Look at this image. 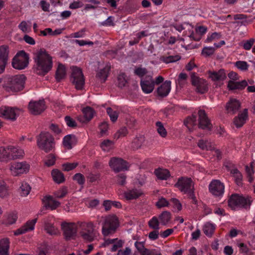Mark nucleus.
Returning <instances> with one entry per match:
<instances>
[{"instance_id": "nucleus-64", "label": "nucleus", "mask_w": 255, "mask_h": 255, "mask_svg": "<svg viewBox=\"0 0 255 255\" xmlns=\"http://www.w3.org/2000/svg\"><path fill=\"white\" fill-rule=\"evenodd\" d=\"M99 127L100 129V132L102 135L105 134L109 128L108 124L106 122H102L101 123Z\"/></svg>"}, {"instance_id": "nucleus-14", "label": "nucleus", "mask_w": 255, "mask_h": 255, "mask_svg": "<svg viewBox=\"0 0 255 255\" xmlns=\"http://www.w3.org/2000/svg\"><path fill=\"white\" fill-rule=\"evenodd\" d=\"M30 113L33 115H38L42 113L45 109V102L44 100L38 101H31L28 105Z\"/></svg>"}, {"instance_id": "nucleus-62", "label": "nucleus", "mask_w": 255, "mask_h": 255, "mask_svg": "<svg viewBox=\"0 0 255 255\" xmlns=\"http://www.w3.org/2000/svg\"><path fill=\"white\" fill-rule=\"evenodd\" d=\"M134 73L135 75H137L140 77H142L147 73V71L145 68H137L134 70Z\"/></svg>"}, {"instance_id": "nucleus-24", "label": "nucleus", "mask_w": 255, "mask_h": 255, "mask_svg": "<svg viewBox=\"0 0 255 255\" xmlns=\"http://www.w3.org/2000/svg\"><path fill=\"white\" fill-rule=\"evenodd\" d=\"M248 119V110L244 109L243 111L239 113L238 116L234 119V124L238 128L242 127Z\"/></svg>"}, {"instance_id": "nucleus-47", "label": "nucleus", "mask_w": 255, "mask_h": 255, "mask_svg": "<svg viewBox=\"0 0 255 255\" xmlns=\"http://www.w3.org/2000/svg\"><path fill=\"white\" fill-rule=\"evenodd\" d=\"M46 31H47L48 32V33H49L51 35H59V34H61L62 32V29H57L55 30L54 31H53L51 28H47L45 29V30H41L40 31V33L43 36H46L47 33H46Z\"/></svg>"}, {"instance_id": "nucleus-5", "label": "nucleus", "mask_w": 255, "mask_h": 255, "mask_svg": "<svg viewBox=\"0 0 255 255\" xmlns=\"http://www.w3.org/2000/svg\"><path fill=\"white\" fill-rule=\"evenodd\" d=\"M252 201L249 198H245L237 194H232L228 200V205L233 210L236 207L250 208Z\"/></svg>"}, {"instance_id": "nucleus-10", "label": "nucleus", "mask_w": 255, "mask_h": 255, "mask_svg": "<svg viewBox=\"0 0 255 255\" xmlns=\"http://www.w3.org/2000/svg\"><path fill=\"white\" fill-rule=\"evenodd\" d=\"M109 164L115 172L127 170L128 168V162L121 158L114 157L111 158Z\"/></svg>"}, {"instance_id": "nucleus-36", "label": "nucleus", "mask_w": 255, "mask_h": 255, "mask_svg": "<svg viewBox=\"0 0 255 255\" xmlns=\"http://www.w3.org/2000/svg\"><path fill=\"white\" fill-rule=\"evenodd\" d=\"M145 139L144 136L139 135L133 139L132 142V148L133 149H138L140 148Z\"/></svg>"}, {"instance_id": "nucleus-50", "label": "nucleus", "mask_w": 255, "mask_h": 255, "mask_svg": "<svg viewBox=\"0 0 255 255\" xmlns=\"http://www.w3.org/2000/svg\"><path fill=\"white\" fill-rule=\"evenodd\" d=\"M8 195L6 184L3 181H0V197L4 198Z\"/></svg>"}, {"instance_id": "nucleus-45", "label": "nucleus", "mask_w": 255, "mask_h": 255, "mask_svg": "<svg viewBox=\"0 0 255 255\" xmlns=\"http://www.w3.org/2000/svg\"><path fill=\"white\" fill-rule=\"evenodd\" d=\"M149 227L154 230H159V222L156 217H153L148 223Z\"/></svg>"}, {"instance_id": "nucleus-46", "label": "nucleus", "mask_w": 255, "mask_h": 255, "mask_svg": "<svg viewBox=\"0 0 255 255\" xmlns=\"http://www.w3.org/2000/svg\"><path fill=\"white\" fill-rule=\"evenodd\" d=\"M21 190V196H26L29 193L31 190V187L27 183H22L21 186L20 187Z\"/></svg>"}, {"instance_id": "nucleus-57", "label": "nucleus", "mask_w": 255, "mask_h": 255, "mask_svg": "<svg viewBox=\"0 0 255 255\" xmlns=\"http://www.w3.org/2000/svg\"><path fill=\"white\" fill-rule=\"evenodd\" d=\"M65 121L66 123V125L69 127L75 128L77 126V124L76 121L69 116H67L65 117Z\"/></svg>"}, {"instance_id": "nucleus-19", "label": "nucleus", "mask_w": 255, "mask_h": 255, "mask_svg": "<svg viewBox=\"0 0 255 255\" xmlns=\"http://www.w3.org/2000/svg\"><path fill=\"white\" fill-rule=\"evenodd\" d=\"M13 151H16L14 149L12 150V146H8L6 148L0 147V161L2 162H7L10 160H14L16 155L13 154Z\"/></svg>"}, {"instance_id": "nucleus-20", "label": "nucleus", "mask_w": 255, "mask_h": 255, "mask_svg": "<svg viewBox=\"0 0 255 255\" xmlns=\"http://www.w3.org/2000/svg\"><path fill=\"white\" fill-rule=\"evenodd\" d=\"M140 85L142 91L145 93H151L154 88V83L152 77L146 76L144 80H141Z\"/></svg>"}, {"instance_id": "nucleus-60", "label": "nucleus", "mask_w": 255, "mask_h": 255, "mask_svg": "<svg viewBox=\"0 0 255 255\" xmlns=\"http://www.w3.org/2000/svg\"><path fill=\"white\" fill-rule=\"evenodd\" d=\"M117 182L120 185L124 186L126 183L127 176L124 173L119 174L117 176Z\"/></svg>"}, {"instance_id": "nucleus-52", "label": "nucleus", "mask_w": 255, "mask_h": 255, "mask_svg": "<svg viewBox=\"0 0 255 255\" xmlns=\"http://www.w3.org/2000/svg\"><path fill=\"white\" fill-rule=\"evenodd\" d=\"M118 85L120 88L125 87L127 83V81L126 79V75L124 73L121 74L118 77Z\"/></svg>"}, {"instance_id": "nucleus-43", "label": "nucleus", "mask_w": 255, "mask_h": 255, "mask_svg": "<svg viewBox=\"0 0 255 255\" xmlns=\"http://www.w3.org/2000/svg\"><path fill=\"white\" fill-rule=\"evenodd\" d=\"M114 145V142L110 139L104 140L100 144V147L104 151H109Z\"/></svg>"}, {"instance_id": "nucleus-51", "label": "nucleus", "mask_w": 255, "mask_h": 255, "mask_svg": "<svg viewBox=\"0 0 255 255\" xmlns=\"http://www.w3.org/2000/svg\"><path fill=\"white\" fill-rule=\"evenodd\" d=\"M128 133V129L126 127L121 128L114 135V138L119 139L125 136Z\"/></svg>"}, {"instance_id": "nucleus-13", "label": "nucleus", "mask_w": 255, "mask_h": 255, "mask_svg": "<svg viewBox=\"0 0 255 255\" xmlns=\"http://www.w3.org/2000/svg\"><path fill=\"white\" fill-rule=\"evenodd\" d=\"M61 228L63 231V235L66 240H70L74 238L77 234V227L73 223H62Z\"/></svg>"}, {"instance_id": "nucleus-26", "label": "nucleus", "mask_w": 255, "mask_h": 255, "mask_svg": "<svg viewBox=\"0 0 255 255\" xmlns=\"http://www.w3.org/2000/svg\"><path fill=\"white\" fill-rule=\"evenodd\" d=\"M209 77L213 81H223L226 78L225 70L223 69L218 71H209Z\"/></svg>"}, {"instance_id": "nucleus-59", "label": "nucleus", "mask_w": 255, "mask_h": 255, "mask_svg": "<svg viewBox=\"0 0 255 255\" xmlns=\"http://www.w3.org/2000/svg\"><path fill=\"white\" fill-rule=\"evenodd\" d=\"M215 49L212 47H205L202 51V54L206 56H209L214 54Z\"/></svg>"}, {"instance_id": "nucleus-56", "label": "nucleus", "mask_w": 255, "mask_h": 255, "mask_svg": "<svg viewBox=\"0 0 255 255\" xmlns=\"http://www.w3.org/2000/svg\"><path fill=\"white\" fill-rule=\"evenodd\" d=\"M67 193V189L65 187H62L60 190L54 193V196L57 198H62L65 196Z\"/></svg>"}, {"instance_id": "nucleus-53", "label": "nucleus", "mask_w": 255, "mask_h": 255, "mask_svg": "<svg viewBox=\"0 0 255 255\" xmlns=\"http://www.w3.org/2000/svg\"><path fill=\"white\" fill-rule=\"evenodd\" d=\"M73 179L76 181L77 183L81 185H83L85 182L84 175L80 173L75 174L73 177Z\"/></svg>"}, {"instance_id": "nucleus-3", "label": "nucleus", "mask_w": 255, "mask_h": 255, "mask_svg": "<svg viewBox=\"0 0 255 255\" xmlns=\"http://www.w3.org/2000/svg\"><path fill=\"white\" fill-rule=\"evenodd\" d=\"M25 77L18 75L6 78L3 84V88L8 92H17L24 88Z\"/></svg>"}, {"instance_id": "nucleus-15", "label": "nucleus", "mask_w": 255, "mask_h": 255, "mask_svg": "<svg viewBox=\"0 0 255 255\" xmlns=\"http://www.w3.org/2000/svg\"><path fill=\"white\" fill-rule=\"evenodd\" d=\"M198 114L199 116V128L203 129L211 130L212 128V125L205 111L204 110H199Z\"/></svg>"}, {"instance_id": "nucleus-35", "label": "nucleus", "mask_w": 255, "mask_h": 255, "mask_svg": "<svg viewBox=\"0 0 255 255\" xmlns=\"http://www.w3.org/2000/svg\"><path fill=\"white\" fill-rule=\"evenodd\" d=\"M142 192L136 189H132L125 193V197L127 200H132L139 197Z\"/></svg>"}, {"instance_id": "nucleus-25", "label": "nucleus", "mask_w": 255, "mask_h": 255, "mask_svg": "<svg viewBox=\"0 0 255 255\" xmlns=\"http://www.w3.org/2000/svg\"><path fill=\"white\" fill-rule=\"evenodd\" d=\"M248 86V83L246 80H244L241 82H235L230 80L228 82L227 87L230 91L235 90H242Z\"/></svg>"}, {"instance_id": "nucleus-55", "label": "nucleus", "mask_w": 255, "mask_h": 255, "mask_svg": "<svg viewBox=\"0 0 255 255\" xmlns=\"http://www.w3.org/2000/svg\"><path fill=\"white\" fill-rule=\"evenodd\" d=\"M235 66L242 71H246L249 68V65L247 62L243 61H237L235 63Z\"/></svg>"}, {"instance_id": "nucleus-33", "label": "nucleus", "mask_w": 255, "mask_h": 255, "mask_svg": "<svg viewBox=\"0 0 255 255\" xmlns=\"http://www.w3.org/2000/svg\"><path fill=\"white\" fill-rule=\"evenodd\" d=\"M160 223L163 226L166 225L171 219V214L167 211H163L158 217Z\"/></svg>"}, {"instance_id": "nucleus-12", "label": "nucleus", "mask_w": 255, "mask_h": 255, "mask_svg": "<svg viewBox=\"0 0 255 255\" xmlns=\"http://www.w3.org/2000/svg\"><path fill=\"white\" fill-rule=\"evenodd\" d=\"M19 110L16 108L1 107L0 108V117L14 121L19 114Z\"/></svg>"}, {"instance_id": "nucleus-39", "label": "nucleus", "mask_w": 255, "mask_h": 255, "mask_svg": "<svg viewBox=\"0 0 255 255\" xmlns=\"http://www.w3.org/2000/svg\"><path fill=\"white\" fill-rule=\"evenodd\" d=\"M184 124L190 130L191 128L190 127L196 125V116L192 115L191 117H188L184 120Z\"/></svg>"}, {"instance_id": "nucleus-18", "label": "nucleus", "mask_w": 255, "mask_h": 255, "mask_svg": "<svg viewBox=\"0 0 255 255\" xmlns=\"http://www.w3.org/2000/svg\"><path fill=\"white\" fill-rule=\"evenodd\" d=\"M9 47L7 45L0 46V74L2 73L7 63Z\"/></svg>"}, {"instance_id": "nucleus-2", "label": "nucleus", "mask_w": 255, "mask_h": 255, "mask_svg": "<svg viewBox=\"0 0 255 255\" xmlns=\"http://www.w3.org/2000/svg\"><path fill=\"white\" fill-rule=\"evenodd\" d=\"M38 148L46 153L52 151L55 146V141L53 135L47 131H41L36 137Z\"/></svg>"}, {"instance_id": "nucleus-42", "label": "nucleus", "mask_w": 255, "mask_h": 255, "mask_svg": "<svg viewBox=\"0 0 255 255\" xmlns=\"http://www.w3.org/2000/svg\"><path fill=\"white\" fill-rule=\"evenodd\" d=\"M75 136L73 134H68L66 135L63 140V145L68 149L72 148L71 139L72 138H75Z\"/></svg>"}, {"instance_id": "nucleus-31", "label": "nucleus", "mask_w": 255, "mask_h": 255, "mask_svg": "<svg viewBox=\"0 0 255 255\" xmlns=\"http://www.w3.org/2000/svg\"><path fill=\"white\" fill-rule=\"evenodd\" d=\"M66 76V69L65 66L61 63L58 64L55 73V78L57 82H60Z\"/></svg>"}, {"instance_id": "nucleus-21", "label": "nucleus", "mask_w": 255, "mask_h": 255, "mask_svg": "<svg viewBox=\"0 0 255 255\" xmlns=\"http://www.w3.org/2000/svg\"><path fill=\"white\" fill-rule=\"evenodd\" d=\"M241 108V103L236 99H230L226 104V109L228 114L234 115L236 114Z\"/></svg>"}, {"instance_id": "nucleus-7", "label": "nucleus", "mask_w": 255, "mask_h": 255, "mask_svg": "<svg viewBox=\"0 0 255 255\" xmlns=\"http://www.w3.org/2000/svg\"><path fill=\"white\" fill-rule=\"evenodd\" d=\"M71 80L77 90H82L85 84V79L82 70L77 67L72 66Z\"/></svg>"}, {"instance_id": "nucleus-8", "label": "nucleus", "mask_w": 255, "mask_h": 255, "mask_svg": "<svg viewBox=\"0 0 255 255\" xmlns=\"http://www.w3.org/2000/svg\"><path fill=\"white\" fill-rule=\"evenodd\" d=\"M28 60V55L24 51H20L13 58L12 65L15 69H23L27 66Z\"/></svg>"}, {"instance_id": "nucleus-6", "label": "nucleus", "mask_w": 255, "mask_h": 255, "mask_svg": "<svg viewBox=\"0 0 255 255\" xmlns=\"http://www.w3.org/2000/svg\"><path fill=\"white\" fill-rule=\"evenodd\" d=\"M118 227V220L116 216H111L106 218L102 228L104 236H108L115 232Z\"/></svg>"}, {"instance_id": "nucleus-44", "label": "nucleus", "mask_w": 255, "mask_h": 255, "mask_svg": "<svg viewBox=\"0 0 255 255\" xmlns=\"http://www.w3.org/2000/svg\"><path fill=\"white\" fill-rule=\"evenodd\" d=\"M107 113L109 116L112 122L115 123L117 121L119 117V113L118 112L113 111L111 108L109 107L107 109Z\"/></svg>"}, {"instance_id": "nucleus-34", "label": "nucleus", "mask_w": 255, "mask_h": 255, "mask_svg": "<svg viewBox=\"0 0 255 255\" xmlns=\"http://www.w3.org/2000/svg\"><path fill=\"white\" fill-rule=\"evenodd\" d=\"M110 67L106 66L104 68L101 69L97 74L96 77L98 78L101 83H104L108 76V73Z\"/></svg>"}, {"instance_id": "nucleus-9", "label": "nucleus", "mask_w": 255, "mask_h": 255, "mask_svg": "<svg viewBox=\"0 0 255 255\" xmlns=\"http://www.w3.org/2000/svg\"><path fill=\"white\" fill-rule=\"evenodd\" d=\"M191 82L193 86L196 87V92L203 94L208 91L207 82L196 75L195 73H192L191 75Z\"/></svg>"}, {"instance_id": "nucleus-16", "label": "nucleus", "mask_w": 255, "mask_h": 255, "mask_svg": "<svg viewBox=\"0 0 255 255\" xmlns=\"http://www.w3.org/2000/svg\"><path fill=\"white\" fill-rule=\"evenodd\" d=\"M225 186L219 180H213L209 184L210 192L215 196H222L224 192Z\"/></svg>"}, {"instance_id": "nucleus-48", "label": "nucleus", "mask_w": 255, "mask_h": 255, "mask_svg": "<svg viewBox=\"0 0 255 255\" xmlns=\"http://www.w3.org/2000/svg\"><path fill=\"white\" fill-rule=\"evenodd\" d=\"M210 143L208 140L200 139L198 142V146L202 150H212Z\"/></svg>"}, {"instance_id": "nucleus-40", "label": "nucleus", "mask_w": 255, "mask_h": 255, "mask_svg": "<svg viewBox=\"0 0 255 255\" xmlns=\"http://www.w3.org/2000/svg\"><path fill=\"white\" fill-rule=\"evenodd\" d=\"M155 125L157 128V132L159 135L162 137H166L167 135V131L164 128L163 124L161 122L158 121L155 123Z\"/></svg>"}, {"instance_id": "nucleus-63", "label": "nucleus", "mask_w": 255, "mask_h": 255, "mask_svg": "<svg viewBox=\"0 0 255 255\" xmlns=\"http://www.w3.org/2000/svg\"><path fill=\"white\" fill-rule=\"evenodd\" d=\"M17 219V214L15 213H11L9 214L7 217V223L10 225L16 222Z\"/></svg>"}, {"instance_id": "nucleus-58", "label": "nucleus", "mask_w": 255, "mask_h": 255, "mask_svg": "<svg viewBox=\"0 0 255 255\" xmlns=\"http://www.w3.org/2000/svg\"><path fill=\"white\" fill-rule=\"evenodd\" d=\"M78 165V163H66L62 165L63 170L69 171L75 168Z\"/></svg>"}, {"instance_id": "nucleus-30", "label": "nucleus", "mask_w": 255, "mask_h": 255, "mask_svg": "<svg viewBox=\"0 0 255 255\" xmlns=\"http://www.w3.org/2000/svg\"><path fill=\"white\" fill-rule=\"evenodd\" d=\"M9 242L7 238L0 241V255H8Z\"/></svg>"}, {"instance_id": "nucleus-29", "label": "nucleus", "mask_w": 255, "mask_h": 255, "mask_svg": "<svg viewBox=\"0 0 255 255\" xmlns=\"http://www.w3.org/2000/svg\"><path fill=\"white\" fill-rule=\"evenodd\" d=\"M51 175L54 181L58 184H60L65 181L64 174L57 169L52 170Z\"/></svg>"}, {"instance_id": "nucleus-32", "label": "nucleus", "mask_w": 255, "mask_h": 255, "mask_svg": "<svg viewBox=\"0 0 255 255\" xmlns=\"http://www.w3.org/2000/svg\"><path fill=\"white\" fill-rule=\"evenodd\" d=\"M154 173L157 177L161 180H166L170 175L167 169L162 168L156 169Z\"/></svg>"}, {"instance_id": "nucleus-49", "label": "nucleus", "mask_w": 255, "mask_h": 255, "mask_svg": "<svg viewBox=\"0 0 255 255\" xmlns=\"http://www.w3.org/2000/svg\"><path fill=\"white\" fill-rule=\"evenodd\" d=\"M134 246L138 251L143 255H144L146 252H148V250L145 248L143 242H135Z\"/></svg>"}, {"instance_id": "nucleus-23", "label": "nucleus", "mask_w": 255, "mask_h": 255, "mask_svg": "<svg viewBox=\"0 0 255 255\" xmlns=\"http://www.w3.org/2000/svg\"><path fill=\"white\" fill-rule=\"evenodd\" d=\"M171 81L166 80L156 90L157 95L160 98L167 96L171 90Z\"/></svg>"}, {"instance_id": "nucleus-17", "label": "nucleus", "mask_w": 255, "mask_h": 255, "mask_svg": "<svg viewBox=\"0 0 255 255\" xmlns=\"http://www.w3.org/2000/svg\"><path fill=\"white\" fill-rule=\"evenodd\" d=\"M80 234L84 241L92 242L96 237L93 224L91 222L88 223L86 228L83 229Z\"/></svg>"}, {"instance_id": "nucleus-28", "label": "nucleus", "mask_w": 255, "mask_h": 255, "mask_svg": "<svg viewBox=\"0 0 255 255\" xmlns=\"http://www.w3.org/2000/svg\"><path fill=\"white\" fill-rule=\"evenodd\" d=\"M44 229L47 234L51 236L57 235L58 232L57 228L48 220L44 222Z\"/></svg>"}, {"instance_id": "nucleus-27", "label": "nucleus", "mask_w": 255, "mask_h": 255, "mask_svg": "<svg viewBox=\"0 0 255 255\" xmlns=\"http://www.w3.org/2000/svg\"><path fill=\"white\" fill-rule=\"evenodd\" d=\"M43 201L45 202V207L46 208H50L52 210L56 209L60 205L59 201L54 200L51 196L44 197Z\"/></svg>"}, {"instance_id": "nucleus-38", "label": "nucleus", "mask_w": 255, "mask_h": 255, "mask_svg": "<svg viewBox=\"0 0 255 255\" xmlns=\"http://www.w3.org/2000/svg\"><path fill=\"white\" fill-rule=\"evenodd\" d=\"M215 227L213 224L207 223L203 227V231L204 234L208 237H211L214 232Z\"/></svg>"}, {"instance_id": "nucleus-37", "label": "nucleus", "mask_w": 255, "mask_h": 255, "mask_svg": "<svg viewBox=\"0 0 255 255\" xmlns=\"http://www.w3.org/2000/svg\"><path fill=\"white\" fill-rule=\"evenodd\" d=\"M84 117L88 122L92 120L95 113V111L90 107H86L82 110Z\"/></svg>"}, {"instance_id": "nucleus-1", "label": "nucleus", "mask_w": 255, "mask_h": 255, "mask_svg": "<svg viewBox=\"0 0 255 255\" xmlns=\"http://www.w3.org/2000/svg\"><path fill=\"white\" fill-rule=\"evenodd\" d=\"M33 59V71L36 74L44 76L51 70L53 66L52 58L45 49L41 48L34 53Z\"/></svg>"}, {"instance_id": "nucleus-54", "label": "nucleus", "mask_w": 255, "mask_h": 255, "mask_svg": "<svg viewBox=\"0 0 255 255\" xmlns=\"http://www.w3.org/2000/svg\"><path fill=\"white\" fill-rule=\"evenodd\" d=\"M155 205L158 209H160L162 207L168 206L169 203L165 198L162 197L159 199L158 201L156 203Z\"/></svg>"}, {"instance_id": "nucleus-22", "label": "nucleus", "mask_w": 255, "mask_h": 255, "mask_svg": "<svg viewBox=\"0 0 255 255\" xmlns=\"http://www.w3.org/2000/svg\"><path fill=\"white\" fill-rule=\"evenodd\" d=\"M37 218L27 221L23 226L17 229L14 232V235L18 236L25 233L26 232L32 231L34 229V226L37 222Z\"/></svg>"}, {"instance_id": "nucleus-11", "label": "nucleus", "mask_w": 255, "mask_h": 255, "mask_svg": "<svg viewBox=\"0 0 255 255\" xmlns=\"http://www.w3.org/2000/svg\"><path fill=\"white\" fill-rule=\"evenodd\" d=\"M9 169L11 174L13 176L27 173L29 169V165L25 161L21 162H14L11 163Z\"/></svg>"}, {"instance_id": "nucleus-4", "label": "nucleus", "mask_w": 255, "mask_h": 255, "mask_svg": "<svg viewBox=\"0 0 255 255\" xmlns=\"http://www.w3.org/2000/svg\"><path fill=\"white\" fill-rule=\"evenodd\" d=\"M175 187L184 194H187L189 197L192 199L195 204L197 200L194 194V183L191 178L187 177L179 178L175 184Z\"/></svg>"}, {"instance_id": "nucleus-41", "label": "nucleus", "mask_w": 255, "mask_h": 255, "mask_svg": "<svg viewBox=\"0 0 255 255\" xmlns=\"http://www.w3.org/2000/svg\"><path fill=\"white\" fill-rule=\"evenodd\" d=\"M180 59L181 57L179 55L162 56L160 58V60L165 63L175 62Z\"/></svg>"}, {"instance_id": "nucleus-61", "label": "nucleus", "mask_w": 255, "mask_h": 255, "mask_svg": "<svg viewBox=\"0 0 255 255\" xmlns=\"http://www.w3.org/2000/svg\"><path fill=\"white\" fill-rule=\"evenodd\" d=\"M47 160L45 161V164L49 167L53 165L55 163V156L53 154L47 156Z\"/></svg>"}]
</instances>
